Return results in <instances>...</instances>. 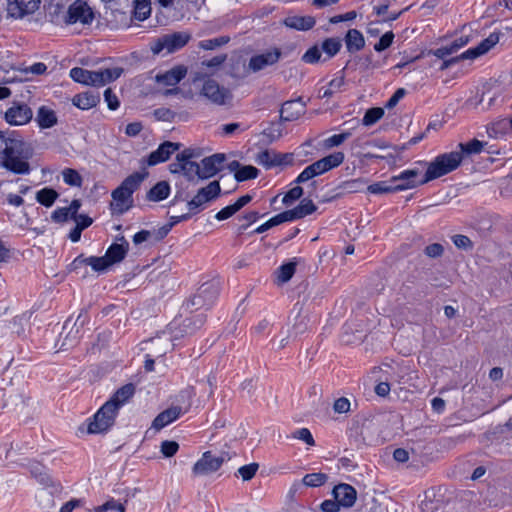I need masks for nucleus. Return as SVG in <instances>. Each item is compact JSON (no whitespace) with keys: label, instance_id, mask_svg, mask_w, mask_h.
I'll return each mask as SVG.
<instances>
[{"label":"nucleus","instance_id":"f704fd0d","mask_svg":"<svg viewBox=\"0 0 512 512\" xmlns=\"http://www.w3.org/2000/svg\"><path fill=\"white\" fill-rule=\"evenodd\" d=\"M296 266L297 262L295 258L292 261L283 263L281 266H279L275 271L277 282L279 284L288 282L294 276L296 272Z\"/></svg>","mask_w":512,"mask_h":512},{"label":"nucleus","instance_id":"5701e85b","mask_svg":"<svg viewBox=\"0 0 512 512\" xmlns=\"http://www.w3.org/2000/svg\"><path fill=\"white\" fill-rule=\"evenodd\" d=\"M30 474L35 480L44 487H57L59 486L49 474L48 469L38 462H32L29 465Z\"/></svg>","mask_w":512,"mask_h":512},{"label":"nucleus","instance_id":"ddd939ff","mask_svg":"<svg viewBox=\"0 0 512 512\" xmlns=\"http://www.w3.org/2000/svg\"><path fill=\"white\" fill-rule=\"evenodd\" d=\"M181 147L180 143L171 141H164L158 148L152 151L147 157L141 159V164L147 166H155L160 163L166 162L173 153L178 151Z\"/></svg>","mask_w":512,"mask_h":512},{"label":"nucleus","instance_id":"0eeeda50","mask_svg":"<svg viewBox=\"0 0 512 512\" xmlns=\"http://www.w3.org/2000/svg\"><path fill=\"white\" fill-rule=\"evenodd\" d=\"M97 16L99 13L85 0H75L69 5L64 20L67 24H79L83 28H88Z\"/></svg>","mask_w":512,"mask_h":512},{"label":"nucleus","instance_id":"69168bd1","mask_svg":"<svg viewBox=\"0 0 512 512\" xmlns=\"http://www.w3.org/2000/svg\"><path fill=\"white\" fill-rule=\"evenodd\" d=\"M293 437L304 441L307 445H315L314 438L308 428H300L293 433Z\"/></svg>","mask_w":512,"mask_h":512},{"label":"nucleus","instance_id":"1a4fd4ad","mask_svg":"<svg viewBox=\"0 0 512 512\" xmlns=\"http://www.w3.org/2000/svg\"><path fill=\"white\" fill-rule=\"evenodd\" d=\"M220 193L219 181H212L197 191L196 195L187 202V208L192 213L198 214L206 208L207 203L217 199Z\"/></svg>","mask_w":512,"mask_h":512},{"label":"nucleus","instance_id":"39448f33","mask_svg":"<svg viewBox=\"0 0 512 512\" xmlns=\"http://www.w3.org/2000/svg\"><path fill=\"white\" fill-rule=\"evenodd\" d=\"M221 290V279L213 278L200 285L197 292L188 299L182 309L185 312L198 311L200 309H209L216 302Z\"/></svg>","mask_w":512,"mask_h":512},{"label":"nucleus","instance_id":"473e14b6","mask_svg":"<svg viewBox=\"0 0 512 512\" xmlns=\"http://www.w3.org/2000/svg\"><path fill=\"white\" fill-rule=\"evenodd\" d=\"M198 154L191 148L184 149L176 156V161L171 163L169 166L172 174H183L184 163L188 159L196 158Z\"/></svg>","mask_w":512,"mask_h":512},{"label":"nucleus","instance_id":"4468645a","mask_svg":"<svg viewBox=\"0 0 512 512\" xmlns=\"http://www.w3.org/2000/svg\"><path fill=\"white\" fill-rule=\"evenodd\" d=\"M420 169L412 168L400 172L398 175L391 177V182L395 185L396 191H404L424 185L422 178L419 179Z\"/></svg>","mask_w":512,"mask_h":512},{"label":"nucleus","instance_id":"dca6fc26","mask_svg":"<svg viewBox=\"0 0 512 512\" xmlns=\"http://www.w3.org/2000/svg\"><path fill=\"white\" fill-rule=\"evenodd\" d=\"M41 0H7V12L15 19H22L33 14L40 6Z\"/></svg>","mask_w":512,"mask_h":512},{"label":"nucleus","instance_id":"13d9d810","mask_svg":"<svg viewBox=\"0 0 512 512\" xmlns=\"http://www.w3.org/2000/svg\"><path fill=\"white\" fill-rule=\"evenodd\" d=\"M304 191L301 186L291 188L283 197L282 202L285 206L291 205L294 201L300 199Z\"/></svg>","mask_w":512,"mask_h":512},{"label":"nucleus","instance_id":"a211bd4d","mask_svg":"<svg viewBox=\"0 0 512 512\" xmlns=\"http://www.w3.org/2000/svg\"><path fill=\"white\" fill-rule=\"evenodd\" d=\"M306 112V103L302 97L284 102L280 109V121L291 122L297 120Z\"/></svg>","mask_w":512,"mask_h":512},{"label":"nucleus","instance_id":"393cba45","mask_svg":"<svg viewBox=\"0 0 512 512\" xmlns=\"http://www.w3.org/2000/svg\"><path fill=\"white\" fill-rule=\"evenodd\" d=\"M69 75L73 81L84 85L97 86V82L101 81V75L97 74L96 71H90L81 67L72 68Z\"/></svg>","mask_w":512,"mask_h":512},{"label":"nucleus","instance_id":"f3484780","mask_svg":"<svg viewBox=\"0 0 512 512\" xmlns=\"http://www.w3.org/2000/svg\"><path fill=\"white\" fill-rule=\"evenodd\" d=\"M226 160L224 153H215L201 160L200 180L210 179L222 170V165Z\"/></svg>","mask_w":512,"mask_h":512},{"label":"nucleus","instance_id":"72a5a7b5","mask_svg":"<svg viewBox=\"0 0 512 512\" xmlns=\"http://www.w3.org/2000/svg\"><path fill=\"white\" fill-rule=\"evenodd\" d=\"M321 51L324 54L323 62L333 58L341 49L342 42L339 38H326L321 44Z\"/></svg>","mask_w":512,"mask_h":512},{"label":"nucleus","instance_id":"c756f323","mask_svg":"<svg viewBox=\"0 0 512 512\" xmlns=\"http://www.w3.org/2000/svg\"><path fill=\"white\" fill-rule=\"evenodd\" d=\"M35 120L41 129L52 128L58 122L55 111L44 105L39 107Z\"/></svg>","mask_w":512,"mask_h":512},{"label":"nucleus","instance_id":"f257e3e1","mask_svg":"<svg viewBox=\"0 0 512 512\" xmlns=\"http://www.w3.org/2000/svg\"><path fill=\"white\" fill-rule=\"evenodd\" d=\"M34 155L30 142L15 130H0V167L16 175L31 172L29 160Z\"/></svg>","mask_w":512,"mask_h":512},{"label":"nucleus","instance_id":"5fc2aeb1","mask_svg":"<svg viewBox=\"0 0 512 512\" xmlns=\"http://www.w3.org/2000/svg\"><path fill=\"white\" fill-rule=\"evenodd\" d=\"M345 155L343 152L337 151L331 153L322 158L323 164L326 166L327 170L330 171L333 168L338 167L344 161Z\"/></svg>","mask_w":512,"mask_h":512},{"label":"nucleus","instance_id":"774afa93","mask_svg":"<svg viewBox=\"0 0 512 512\" xmlns=\"http://www.w3.org/2000/svg\"><path fill=\"white\" fill-rule=\"evenodd\" d=\"M154 117L159 121H173L175 112L168 108H157L153 112Z\"/></svg>","mask_w":512,"mask_h":512},{"label":"nucleus","instance_id":"338daca9","mask_svg":"<svg viewBox=\"0 0 512 512\" xmlns=\"http://www.w3.org/2000/svg\"><path fill=\"white\" fill-rule=\"evenodd\" d=\"M454 245L459 249L468 250L473 247V243L468 236L457 234L452 237Z\"/></svg>","mask_w":512,"mask_h":512},{"label":"nucleus","instance_id":"aec40b11","mask_svg":"<svg viewBox=\"0 0 512 512\" xmlns=\"http://www.w3.org/2000/svg\"><path fill=\"white\" fill-rule=\"evenodd\" d=\"M120 243H112L106 250L105 258L109 266L121 262L129 251V242L124 236L117 237Z\"/></svg>","mask_w":512,"mask_h":512},{"label":"nucleus","instance_id":"0e129e2a","mask_svg":"<svg viewBox=\"0 0 512 512\" xmlns=\"http://www.w3.org/2000/svg\"><path fill=\"white\" fill-rule=\"evenodd\" d=\"M424 253L429 258H439L444 253V247L440 243H432L425 247Z\"/></svg>","mask_w":512,"mask_h":512},{"label":"nucleus","instance_id":"6e6d98bb","mask_svg":"<svg viewBox=\"0 0 512 512\" xmlns=\"http://www.w3.org/2000/svg\"><path fill=\"white\" fill-rule=\"evenodd\" d=\"M230 41V37L223 35L214 39L203 40L199 42V47L205 50H213L217 47L227 44Z\"/></svg>","mask_w":512,"mask_h":512},{"label":"nucleus","instance_id":"bf43d9fd","mask_svg":"<svg viewBox=\"0 0 512 512\" xmlns=\"http://www.w3.org/2000/svg\"><path fill=\"white\" fill-rule=\"evenodd\" d=\"M258 468L259 465L257 463L244 465L238 469V475L241 476L244 481H249L255 476Z\"/></svg>","mask_w":512,"mask_h":512},{"label":"nucleus","instance_id":"412c9836","mask_svg":"<svg viewBox=\"0 0 512 512\" xmlns=\"http://www.w3.org/2000/svg\"><path fill=\"white\" fill-rule=\"evenodd\" d=\"M317 210V206L311 199L304 198L300 204L293 209L283 211L288 222L302 219L313 214Z\"/></svg>","mask_w":512,"mask_h":512},{"label":"nucleus","instance_id":"c85d7f7f","mask_svg":"<svg viewBox=\"0 0 512 512\" xmlns=\"http://www.w3.org/2000/svg\"><path fill=\"white\" fill-rule=\"evenodd\" d=\"M99 102L100 95L94 92L79 93L72 98V104L81 110L91 109Z\"/></svg>","mask_w":512,"mask_h":512},{"label":"nucleus","instance_id":"4c0bfd02","mask_svg":"<svg viewBox=\"0 0 512 512\" xmlns=\"http://www.w3.org/2000/svg\"><path fill=\"white\" fill-rule=\"evenodd\" d=\"M58 197V192L51 187H44L36 193L37 202L45 207H51Z\"/></svg>","mask_w":512,"mask_h":512},{"label":"nucleus","instance_id":"6e6552de","mask_svg":"<svg viewBox=\"0 0 512 512\" xmlns=\"http://www.w3.org/2000/svg\"><path fill=\"white\" fill-rule=\"evenodd\" d=\"M112 405L105 402L92 418L88 419L87 432L89 434H102L108 432L115 423L118 415Z\"/></svg>","mask_w":512,"mask_h":512},{"label":"nucleus","instance_id":"49530a36","mask_svg":"<svg viewBox=\"0 0 512 512\" xmlns=\"http://www.w3.org/2000/svg\"><path fill=\"white\" fill-rule=\"evenodd\" d=\"M328 479L327 474L318 472V473H310L306 474L302 482L307 487H319L326 483Z\"/></svg>","mask_w":512,"mask_h":512},{"label":"nucleus","instance_id":"cd10ccee","mask_svg":"<svg viewBox=\"0 0 512 512\" xmlns=\"http://www.w3.org/2000/svg\"><path fill=\"white\" fill-rule=\"evenodd\" d=\"M170 192V184L164 180L159 181L147 191L146 200L150 202H160L167 199Z\"/></svg>","mask_w":512,"mask_h":512},{"label":"nucleus","instance_id":"e2e57ef3","mask_svg":"<svg viewBox=\"0 0 512 512\" xmlns=\"http://www.w3.org/2000/svg\"><path fill=\"white\" fill-rule=\"evenodd\" d=\"M179 450V444L176 441L165 440L161 443V452L165 457L174 456Z\"/></svg>","mask_w":512,"mask_h":512},{"label":"nucleus","instance_id":"20e7f679","mask_svg":"<svg viewBox=\"0 0 512 512\" xmlns=\"http://www.w3.org/2000/svg\"><path fill=\"white\" fill-rule=\"evenodd\" d=\"M462 163V153L452 151L438 155L433 161H418L417 164L427 166L426 172L422 177V183H428L440 178L454 170Z\"/></svg>","mask_w":512,"mask_h":512},{"label":"nucleus","instance_id":"423d86ee","mask_svg":"<svg viewBox=\"0 0 512 512\" xmlns=\"http://www.w3.org/2000/svg\"><path fill=\"white\" fill-rule=\"evenodd\" d=\"M202 81L200 96L205 97L209 102L217 106L226 105L232 99V93L229 89L220 86L219 83L201 73H196L193 77V83Z\"/></svg>","mask_w":512,"mask_h":512},{"label":"nucleus","instance_id":"79ce46f5","mask_svg":"<svg viewBox=\"0 0 512 512\" xmlns=\"http://www.w3.org/2000/svg\"><path fill=\"white\" fill-rule=\"evenodd\" d=\"M366 185L367 180L364 178H357L343 181L338 188L347 193H357L363 191Z\"/></svg>","mask_w":512,"mask_h":512},{"label":"nucleus","instance_id":"f8f14e48","mask_svg":"<svg viewBox=\"0 0 512 512\" xmlns=\"http://www.w3.org/2000/svg\"><path fill=\"white\" fill-rule=\"evenodd\" d=\"M282 50L278 47L267 49L249 59L248 67L252 72H259L268 66L276 64L282 57Z\"/></svg>","mask_w":512,"mask_h":512},{"label":"nucleus","instance_id":"2eb2a0df","mask_svg":"<svg viewBox=\"0 0 512 512\" xmlns=\"http://www.w3.org/2000/svg\"><path fill=\"white\" fill-rule=\"evenodd\" d=\"M32 109L25 103L14 102L5 112V120L10 125L21 126L31 121Z\"/></svg>","mask_w":512,"mask_h":512},{"label":"nucleus","instance_id":"a18cd8bd","mask_svg":"<svg viewBox=\"0 0 512 512\" xmlns=\"http://www.w3.org/2000/svg\"><path fill=\"white\" fill-rule=\"evenodd\" d=\"M285 222H288V221L286 219L284 212H281V213L273 216L272 218H270L268 221H266L262 225L258 226L252 233L261 234V233H264L267 230H269L275 226H278L282 223H285Z\"/></svg>","mask_w":512,"mask_h":512},{"label":"nucleus","instance_id":"a878e982","mask_svg":"<svg viewBox=\"0 0 512 512\" xmlns=\"http://www.w3.org/2000/svg\"><path fill=\"white\" fill-rule=\"evenodd\" d=\"M183 413L182 408L179 406L170 407L159 413L152 422V428L161 430L173 421L177 420Z\"/></svg>","mask_w":512,"mask_h":512},{"label":"nucleus","instance_id":"7c9ffc66","mask_svg":"<svg viewBox=\"0 0 512 512\" xmlns=\"http://www.w3.org/2000/svg\"><path fill=\"white\" fill-rule=\"evenodd\" d=\"M280 153L274 150H263L256 155L255 161L266 169L281 166Z\"/></svg>","mask_w":512,"mask_h":512},{"label":"nucleus","instance_id":"a19ab883","mask_svg":"<svg viewBox=\"0 0 512 512\" xmlns=\"http://www.w3.org/2000/svg\"><path fill=\"white\" fill-rule=\"evenodd\" d=\"M123 72L124 69L121 67L106 68L96 71L97 74L101 75V81L97 82V86H103L118 79Z\"/></svg>","mask_w":512,"mask_h":512},{"label":"nucleus","instance_id":"680f3d73","mask_svg":"<svg viewBox=\"0 0 512 512\" xmlns=\"http://www.w3.org/2000/svg\"><path fill=\"white\" fill-rule=\"evenodd\" d=\"M108 510H117L118 512H125V507L123 504L117 502L114 499L108 500L103 505L95 507V512H106Z\"/></svg>","mask_w":512,"mask_h":512},{"label":"nucleus","instance_id":"9b49d317","mask_svg":"<svg viewBox=\"0 0 512 512\" xmlns=\"http://www.w3.org/2000/svg\"><path fill=\"white\" fill-rule=\"evenodd\" d=\"M229 460L226 454L220 456L214 455L211 451H206L202 457L194 464L192 472L195 476L208 475L220 469L222 464Z\"/></svg>","mask_w":512,"mask_h":512},{"label":"nucleus","instance_id":"de8ad7c7","mask_svg":"<svg viewBox=\"0 0 512 512\" xmlns=\"http://www.w3.org/2000/svg\"><path fill=\"white\" fill-rule=\"evenodd\" d=\"M183 175L188 181L200 180V164L188 159L184 163Z\"/></svg>","mask_w":512,"mask_h":512},{"label":"nucleus","instance_id":"2f4dec72","mask_svg":"<svg viewBox=\"0 0 512 512\" xmlns=\"http://www.w3.org/2000/svg\"><path fill=\"white\" fill-rule=\"evenodd\" d=\"M284 23L290 29L307 31L314 27L315 19L311 16H290Z\"/></svg>","mask_w":512,"mask_h":512},{"label":"nucleus","instance_id":"3c124183","mask_svg":"<svg viewBox=\"0 0 512 512\" xmlns=\"http://www.w3.org/2000/svg\"><path fill=\"white\" fill-rule=\"evenodd\" d=\"M384 115V109L381 107L369 108L362 119V123L365 126H371L379 121Z\"/></svg>","mask_w":512,"mask_h":512},{"label":"nucleus","instance_id":"864d4df0","mask_svg":"<svg viewBox=\"0 0 512 512\" xmlns=\"http://www.w3.org/2000/svg\"><path fill=\"white\" fill-rule=\"evenodd\" d=\"M63 180L69 186L80 187L82 185V177L78 171L72 168H65L62 171Z\"/></svg>","mask_w":512,"mask_h":512},{"label":"nucleus","instance_id":"7ed1b4c3","mask_svg":"<svg viewBox=\"0 0 512 512\" xmlns=\"http://www.w3.org/2000/svg\"><path fill=\"white\" fill-rule=\"evenodd\" d=\"M148 171L134 172L127 176L121 184L112 191L113 202L111 209L117 214H124L133 207V193L137 191L142 182L148 177Z\"/></svg>","mask_w":512,"mask_h":512},{"label":"nucleus","instance_id":"603ef678","mask_svg":"<svg viewBox=\"0 0 512 512\" xmlns=\"http://www.w3.org/2000/svg\"><path fill=\"white\" fill-rule=\"evenodd\" d=\"M322 51L319 44L311 46L301 57V60L307 64H317L321 60Z\"/></svg>","mask_w":512,"mask_h":512},{"label":"nucleus","instance_id":"37998d69","mask_svg":"<svg viewBox=\"0 0 512 512\" xmlns=\"http://www.w3.org/2000/svg\"><path fill=\"white\" fill-rule=\"evenodd\" d=\"M260 171L252 165H242L239 171H236L234 178L237 182H244L258 177Z\"/></svg>","mask_w":512,"mask_h":512},{"label":"nucleus","instance_id":"052dcab7","mask_svg":"<svg viewBox=\"0 0 512 512\" xmlns=\"http://www.w3.org/2000/svg\"><path fill=\"white\" fill-rule=\"evenodd\" d=\"M111 14L115 17V27H127L129 22L132 21V17H130L126 12L120 10H112Z\"/></svg>","mask_w":512,"mask_h":512},{"label":"nucleus","instance_id":"4be33fe9","mask_svg":"<svg viewBox=\"0 0 512 512\" xmlns=\"http://www.w3.org/2000/svg\"><path fill=\"white\" fill-rule=\"evenodd\" d=\"M135 391V385L133 383H127L117 389L106 402L112 405V407L119 412L120 408L134 396Z\"/></svg>","mask_w":512,"mask_h":512},{"label":"nucleus","instance_id":"c03bdc74","mask_svg":"<svg viewBox=\"0 0 512 512\" xmlns=\"http://www.w3.org/2000/svg\"><path fill=\"white\" fill-rule=\"evenodd\" d=\"M345 44L351 53L361 50L365 45L363 34H345Z\"/></svg>","mask_w":512,"mask_h":512},{"label":"nucleus","instance_id":"6ab92c4d","mask_svg":"<svg viewBox=\"0 0 512 512\" xmlns=\"http://www.w3.org/2000/svg\"><path fill=\"white\" fill-rule=\"evenodd\" d=\"M334 499L340 504L341 507L350 508L352 507L357 499L356 489L346 483H340L336 485L332 490Z\"/></svg>","mask_w":512,"mask_h":512},{"label":"nucleus","instance_id":"b1692460","mask_svg":"<svg viewBox=\"0 0 512 512\" xmlns=\"http://www.w3.org/2000/svg\"><path fill=\"white\" fill-rule=\"evenodd\" d=\"M187 74V68L183 65H178L162 74L156 75V81L166 86H175Z\"/></svg>","mask_w":512,"mask_h":512},{"label":"nucleus","instance_id":"e433bc0d","mask_svg":"<svg viewBox=\"0 0 512 512\" xmlns=\"http://www.w3.org/2000/svg\"><path fill=\"white\" fill-rule=\"evenodd\" d=\"M206 321V316L203 313L186 317L183 321L182 327L186 334H193L195 331L200 329Z\"/></svg>","mask_w":512,"mask_h":512},{"label":"nucleus","instance_id":"09e8293b","mask_svg":"<svg viewBox=\"0 0 512 512\" xmlns=\"http://www.w3.org/2000/svg\"><path fill=\"white\" fill-rule=\"evenodd\" d=\"M484 147L483 142L479 141L478 139H473L467 143H460L459 148L460 152L462 153V157L464 155H472V154H479Z\"/></svg>","mask_w":512,"mask_h":512},{"label":"nucleus","instance_id":"8fccbe9b","mask_svg":"<svg viewBox=\"0 0 512 512\" xmlns=\"http://www.w3.org/2000/svg\"><path fill=\"white\" fill-rule=\"evenodd\" d=\"M85 265L90 266L92 268V270H94L95 272H98V273H103L110 267L105 256L86 257Z\"/></svg>","mask_w":512,"mask_h":512},{"label":"nucleus","instance_id":"f03ea898","mask_svg":"<svg viewBox=\"0 0 512 512\" xmlns=\"http://www.w3.org/2000/svg\"><path fill=\"white\" fill-rule=\"evenodd\" d=\"M469 42V37H460L454 40L451 44L442 46L437 49H431L427 55H434L438 59L443 60L439 69L441 71L448 69L461 60H475L478 57L486 54L499 42V34H489L487 38L482 40L477 46L471 47L458 56L447 58L448 56L456 53L460 48Z\"/></svg>","mask_w":512,"mask_h":512},{"label":"nucleus","instance_id":"58836bf2","mask_svg":"<svg viewBox=\"0 0 512 512\" xmlns=\"http://www.w3.org/2000/svg\"><path fill=\"white\" fill-rule=\"evenodd\" d=\"M133 18L138 21L146 20L151 14V0H133Z\"/></svg>","mask_w":512,"mask_h":512},{"label":"nucleus","instance_id":"ea45409f","mask_svg":"<svg viewBox=\"0 0 512 512\" xmlns=\"http://www.w3.org/2000/svg\"><path fill=\"white\" fill-rule=\"evenodd\" d=\"M367 191L370 194H388V193H395L396 188L395 185L391 182V178L386 181H379L373 184H370L366 187Z\"/></svg>","mask_w":512,"mask_h":512},{"label":"nucleus","instance_id":"4d7b16f0","mask_svg":"<svg viewBox=\"0 0 512 512\" xmlns=\"http://www.w3.org/2000/svg\"><path fill=\"white\" fill-rule=\"evenodd\" d=\"M351 135L352 133L350 131H345L340 134H334L324 140V147L327 149L337 147L341 145L345 140H347Z\"/></svg>","mask_w":512,"mask_h":512},{"label":"nucleus","instance_id":"9d476101","mask_svg":"<svg viewBox=\"0 0 512 512\" xmlns=\"http://www.w3.org/2000/svg\"><path fill=\"white\" fill-rule=\"evenodd\" d=\"M190 40V34H165L154 41L151 46L153 54L174 53L183 48Z\"/></svg>","mask_w":512,"mask_h":512},{"label":"nucleus","instance_id":"bb28decb","mask_svg":"<svg viewBox=\"0 0 512 512\" xmlns=\"http://www.w3.org/2000/svg\"><path fill=\"white\" fill-rule=\"evenodd\" d=\"M328 172L326 166L323 164L322 158L307 166L294 180L295 183L301 184L309 181L310 179Z\"/></svg>","mask_w":512,"mask_h":512},{"label":"nucleus","instance_id":"c9c22d12","mask_svg":"<svg viewBox=\"0 0 512 512\" xmlns=\"http://www.w3.org/2000/svg\"><path fill=\"white\" fill-rule=\"evenodd\" d=\"M341 75L333 78L329 83L327 88H322L320 90L319 97L320 98H330L332 95L339 91L345 84V76L344 69L339 72Z\"/></svg>","mask_w":512,"mask_h":512}]
</instances>
